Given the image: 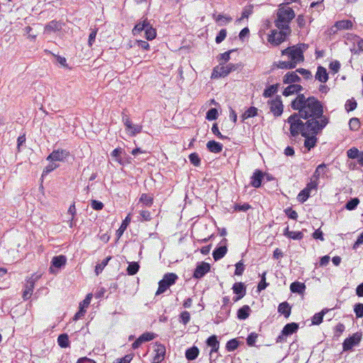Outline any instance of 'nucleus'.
Returning <instances> with one entry per match:
<instances>
[{"mask_svg":"<svg viewBox=\"0 0 363 363\" xmlns=\"http://www.w3.org/2000/svg\"><path fill=\"white\" fill-rule=\"evenodd\" d=\"M292 109L298 111V115L306 121L315 122L313 125L320 133L329 123L330 118L324 115V106L315 96L306 98L303 94H300L291 103Z\"/></svg>","mask_w":363,"mask_h":363,"instance_id":"1","label":"nucleus"},{"mask_svg":"<svg viewBox=\"0 0 363 363\" xmlns=\"http://www.w3.org/2000/svg\"><path fill=\"white\" fill-rule=\"evenodd\" d=\"M302 118L298 115V113H292L288 118L287 123L290 125V134L293 137H296L299 134L302 135L303 132H311L314 134H319L320 132L313 125H317L315 122L306 121L303 122Z\"/></svg>","mask_w":363,"mask_h":363,"instance_id":"2","label":"nucleus"},{"mask_svg":"<svg viewBox=\"0 0 363 363\" xmlns=\"http://www.w3.org/2000/svg\"><path fill=\"white\" fill-rule=\"evenodd\" d=\"M295 12L291 8L280 6L277 13V19L274 21L276 27L289 30V23L295 18Z\"/></svg>","mask_w":363,"mask_h":363,"instance_id":"3","label":"nucleus"},{"mask_svg":"<svg viewBox=\"0 0 363 363\" xmlns=\"http://www.w3.org/2000/svg\"><path fill=\"white\" fill-rule=\"evenodd\" d=\"M244 67V65L242 62L238 63H229L226 65L224 63H220L218 66H216L213 68L212 73V78H218V77H225L228 76L230 73L241 70Z\"/></svg>","mask_w":363,"mask_h":363,"instance_id":"4","label":"nucleus"},{"mask_svg":"<svg viewBox=\"0 0 363 363\" xmlns=\"http://www.w3.org/2000/svg\"><path fill=\"white\" fill-rule=\"evenodd\" d=\"M179 277L175 273L169 272L164 274L163 278L158 283V289L155 295L164 293L170 286L175 284Z\"/></svg>","mask_w":363,"mask_h":363,"instance_id":"5","label":"nucleus"},{"mask_svg":"<svg viewBox=\"0 0 363 363\" xmlns=\"http://www.w3.org/2000/svg\"><path fill=\"white\" fill-rule=\"evenodd\" d=\"M279 31L277 30H272L271 33L268 35V42L273 46H278L281 43L286 40L287 36L291 33V29L289 28V30L279 28Z\"/></svg>","mask_w":363,"mask_h":363,"instance_id":"6","label":"nucleus"},{"mask_svg":"<svg viewBox=\"0 0 363 363\" xmlns=\"http://www.w3.org/2000/svg\"><path fill=\"white\" fill-rule=\"evenodd\" d=\"M362 340V333L357 332L352 335L347 337L343 343L342 347L344 351H349L352 349L353 347L357 345Z\"/></svg>","mask_w":363,"mask_h":363,"instance_id":"7","label":"nucleus"},{"mask_svg":"<svg viewBox=\"0 0 363 363\" xmlns=\"http://www.w3.org/2000/svg\"><path fill=\"white\" fill-rule=\"evenodd\" d=\"M70 155L69 151L63 149L53 150L48 157L47 160L50 162H64Z\"/></svg>","mask_w":363,"mask_h":363,"instance_id":"8","label":"nucleus"},{"mask_svg":"<svg viewBox=\"0 0 363 363\" xmlns=\"http://www.w3.org/2000/svg\"><path fill=\"white\" fill-rule=\"evenodd\" d=\"M210 269V264L205 262H198L192 277L194 279H200L203 277Z\"/></svg>","mask_w":363,"mask_h":363,"instance_id":"9","label":"nucleus"},{"mask_svg":"<svg viewBox=\"0 0 363 363\" xmlns=\"http://www.w3.org/2000/svg\"><path fill=\"white\" fill-rule=\"evenodd\" d=\"M270 104V111L273 113L274 116H280L284 110V106L280 96H277L276 98L269 102Z\"/></svg>","mask_w":363,"mask_h":363,"instance_id":"10","label":"nucleus"},{"mask_svg":"<svg viewBox=\"0 0 363 363\" xmlns=\"http://www.w3.org/2000/svg\"><path fill=\"white\" fill-rule=\"evenodd\" d=\"M154 352L155 354L153 357L152 363L162 362L164 360L166 354L165 347L160 343H156L154 346Z\"/></svg>","mask_w":363,"mask_h":363,"instance_id":"11","label":"nucleus"},{"mask_svg":"<svg viewBox=\"0 0 363 363\" xmlns=\"http://www.w3.org/2000/svg\"><path fill=\"white\" fill-rule=\"evenodd\" d=\"M221 243H223V245L217 246L213 251L212 255L215 261L222 259L228 252L227 239L223 238Z\"/></svg>","mask_w":363,"mask_h":363,"instance_id":"12","label":"nucleus"},{"mask_svg":"<svg viewBox=\"0 0 363 363\" xmlns=\"http://www.w3.org/2000/svg\"><path fill=\"white\" fill-rule=\"evenodd\" d=\"M317 135L318 134L311 133V132H303L302 133V136L305 138L304 147L308 150H311V149L316 145L318 142Z\"/></svg>","mask_w":363,"mask_h":363,"instance_id":"13","label":"nucleus"},{"mask_svg":"<svg viewBox=\"0 0 363 363\" xmlns=\"http://www.w3.org/2000/svg\"><path fill=\"white\" fill-rule=\"evenodd\" d=\"M264 177V173L260 169H256L250 177V185L255 188H259L262 186Z\"/></svg>","mask_w":363,"mask_h":363,"instance_id":"14","label":"nucleus"},{"mask_svg":"<svg viewBox=\"0 0 363 363\" xmlns=\"http://www.w3.org/2000/svg\"><path fill=\"white\" fill-rule=\"evenodd\" d=\"M230 313V306H222L220 311L216 315L214 323L219 324L225 320Z\"/></svg>","mask_w":363,"mask_h":363,"instance_id":"15","label":"nucleus"},{"mask_svg":"<svg viewBox=\"0 0 363 363\" xmlns=\"http://www.w3.org/2000/svg\"><path fill=\"white\" fill-rule=\"evenodd\" d=\"M67 262V257L65 255H58L55 256L52 259L51 261V266L50 267V272L54 273L53 267H56L58 269H60L61 267H64Z\"/></svg>","mask_w":363,"mask_h":363,"instance_id":"16","label":"nucleus"},{"mask_svg":"<svg viewBox=\"0 0 363 363\" xmlns=\"http://www.w3.org/2000/svg\"><path fill=\"white\" fill-rule=\"evenodd\" d=\"M290 59L292 62H295L296 65L298 63L303 62L304 60L303 50L295 45Z\"/></svg>","mask_w":363,"mask_h":363,"instance_id":"17","label":"nucleus"},{"mask_svg":"<svg viewBox=\"0 0 363 363\" xmlns=\"http://www.w3.org/2000/svg\"><path fill=\"white\" fill-rule=\"evenodd\" d=\"M297 72H289L283 77V82L286 84H291L292 83L300 82L301 79L296 74Z\"/></svg>","mask_w":363,"mask_h":363,"instance_id":"18","label":"nucleus"},{"mask_svg":"<svg viewBox=\"0 0 363 363\" xmlns=\"http://www.w3.org/2000/svg\"><path fill=\"white\" fill-rule=\"evenodd\" d=\"M208 150L213 153H220L223 150V145L216 140H209L206 144Z\"/></svg>","mask_w":363,"mask_h":363,"instance_id":"19","label":"nucleus"},{"mask_svg":"<svg viewBox=\"0 0 363 363\" xmlns=\"http://www.w3.org/2000/svg\"><path fill=\"white\" fill-rule=\"evenodd\" d=\"M206 343L208 347H211V353L217 352L218 351L220 343L216 335H212L208 337Z\"/></svg>","mask_w":363,"mask_h":363,"instance_id":"20","label":"nucleus"},{"mask_svg":"<svg viewBox=\"0 0 363 363\" xmlns=\"http://www.w3.org/2000/svg\"><path fill=\"white\" fill-rule=\"evenodd\" d=\"M199 349L198 347L194 345L185 351V357L189 361L195 360L199 354Z\"/></svg>","mask_w":363,"mask_h":363,"instance_id":"21","label":"nucleus"},{"mask_svg":"<svg viewBox=\"0 0 363 363\" xmlns=\"http://www.w3.org/2000/svg\"><path fill=\"white\" fill-rule=\"evenodd\" d=\"M62 24L61 22L56 20H52L46 24L45 26V31L48 33L59 31L62 29Z\"/></svg>","mask_w":363,"mask_h":363,"instance_id":"22","label":"nucleus"},{"mask_svg":"<svg viewBox=\"0 0 363 363\" xmlns=\"http://www.w3.org/2000/svg\"><path fill=\"white\" fill-rule=\"evenodd\" d=\"M150 26V23L147 18H145L143 21L136 23L133 28L132 32L134 35L140 34L143 30H145L146 28Z\"/></svg>","mask_w":363,"mask_h":363,"instance_id":"23","label":"nucleus"},{"mask_svg":"<svg viewBox=\"0 0 363 363\" xmlns=\"http://www.w3.org/2000/svg\"><path fill=\"white\" fill-rule=\"evenodd\" d=\"M277 311L285 318H289L291 314V307L287 301H284L278 306Z\"/></svg>","mask_w":363,"mask_h":363,"instance_id":"24","label":"nucleus"},{"mask_svg":"<svg viewBox=\"0 0 363 363\" xmlns=\"http://www.w3.org/2000/svg\"><path fill=\"white\" fill-rule=\"evenodd\" d=\"M298 330V324L296 323H290L284 325L282 329L283 335L289 336L297 332Z\"/></svg>","mask_w":363,"mask_h":363,"instance_id":"25","label":"nucleus"},{"mask_svg":"<svg viewBox=\"0 0 363 363\" xmlns=\"http://www.w3.org/2000/svg\"><path fill=\"white\" fill-rule=\"evenodd\" d=\"M315 79L323 83H325L328 80V74L325 67L322 66L318 67Z\"/></svg>","mask_w":363,"mask_h":363,"instance_id":"26","label":"nucleus"},{"mask_svg":"<svg viewBox=\"0 0 363 363\" xmlns=\"http://www.w3.org/2000/svg\"><path fill=\"white\" fill-rule=\"evenodd\" d=\"M251 313V308L249 306L245 305L240 308L237 311V317L240 320L247 319Z\"/></svg>","mask_w":363,"mask_h":363,"instance_id":"27","label":"nucleus"},{"mask_svg":"<svg viewBox=\"0 0 363 363\" xmlns=\"http://www.w3.org/2000/svg\"><path fill=\"white\" fill-rule=\"evenodd\" d=\"M306 289V285L304 283L299 281L292 282L290 285V290L292 293L302 294Z\"/></svg>","mask_w":363,"mask_h":363,"instance_id":"28","label":"nucleus"},{"mask_svg":"<svg viewBox=\"0 0 363 363\" xmlns=\"http://www.w3.org/2000/svg\"><path fill=\"white\" fill-rule=\"evenodd\" d=\"M232 289L234 294L242 296V297H244L246 294V286L242 282L235 283L232 287Z\"/></svg>","mask_w":363,"mask_h":363,"instance_id":"29","label":"nucleus"},{"mask_svg":"<svg viewBox=\"0 0 363 363\" xmlns=\"http://www.w3.org/2000/svg\"><path fill=\"white\" fill-rule=\"evenodd\" d=\"M337 30H350L352 28L353 23L350 20L336 21L334 26Z\"/></svg>","mask_w":363,"mask_h":363,"instance_id":"30","label":"nucleus"},{"mask_svg":"<svg viewBox=\"0 0 363 363\" xmlns=\"http://www.w3.org/2000/svg\"><path fill=\"white\" fill-rule=\"evenodd\" d=\"M33 289H34V281L33 280L28 281V282L25 286V289L23 291V296H22L24 301H26L30 298V297L32 294V292L33 291Z\"/></svg>","mask_w":363,"mask_h":363,"instance_id":"31","label":"nucleus"},{"mask_svg":"<svg viewBox=\"0 0 363 363\" xmlns=\"http://www.w3.org/2000/svg\"><path fill=\"white\" fill-rule=\"evenodd\" d=\"M279 86V84L269 85L264 90V92L262 94L264 98L272 97L273 95H274L278 91Z\"/></svg>","mask_w":363,"mask_h":363,"instance_id":"32","label":"nucleus"},{"mask_svg":"<svg viewBox=\"0 0 363 363\" xmlns=\"http://www.w3.org/2000/svg\"><path fill=\"white\" fill-rule=\"evenodd\" d=\"M123 154H125L124 150L122 149L121 147H117L111 152V155L112 157L115 159L116 162L123 165L124 162L123 161L121 157Z\"/></svg>","mask_w":363,"mask_h":363,"instance_id":"33","label":"nucleus"},{"mask_svg":"<svg viewBox=\"0 0 363 363\" xmlns=\"http://www.w3.org/2000/svg\"><path fill=\"white\" fill-rule=\"evenodd\" d=\"M57 343L62 348H67L69 347L70 342L69 340V336L66 333L60 334L57 337Z\"/></svg>","mask_w":363,"mask_h":363,"instance_id":"34","label":"nucleus"},{"mask_svg":"<svg viewBox=\"0 0 363 363\" xmlns=\"http://www.w3.org/2000/svg\"><path fill=\"white\" fill-rule=\"evenodd\" d=\"M130 222V215H128L123 220L121 226L116 231V235L118 238H120L122 235L123 234L124 231L126 230L128 225H129Z\"/></svg>","mask_w":363,"mask_h":363,"instance_id":"35","label":"nucleus"},{"mask_svg":"<svg viewBox=\"0 0 363 363\" xmlns=\"http://www.w3.org/2000/svg\"><path fill=\"white\" fill-rule=\"evenodd\" d=\"M241 342L237 338H233L228 340L225 345V349L228 352H233L238 349Z\"/></svg>","mask_w":363,"mask_h":363,"instance_id":"36","label":"nucleus"},{"mask_svg":"<svg viewBox=\"0 0 363 363\" xmlns=\"http://www.w3.org/2000/svg\"><path fill=\"white\" fill-rule=\"evenodd\" d=\"M328 309L324 308L320 313H315L312 318V324L318 325L323 322L324 315L328 313Z\"/></svg>","mask_w":363,"mask_h":363,"instance_id":"37","label":"nucleus"},{"mask_svg":"<svg viewBox=\"0 0 363 363\" xmlns=\"http://www.w3.org/2000/svg\"><path fill=\"white\" fill-rule=\"evenodd\" d=\"M140 269V264L137 262H131L128 263V266L126 269L127 274L128 275H135L138 273Z\"/></svg>","mask_w":363,"mask_h":363,"instance_id":"38","label":"nucleus"},{"mask_svg":"<svg viewBox=\"0 0 363 363\" xmlns=\"http://www.w3.org/2000/svg\"><path fill=\"white\" fill-rule=\"evenodd\" d=\"M359 203V199L357 197L351 198L346 202L345 208L348 211H353L357 208Z\"/></svg>","mask_w":363,"mask_h":363,"instance_id":"39","label":"nucleus"},{"mask_svg":"<svg viewBox=\"0 0 363 363\" xmlns=\"http://www.w3.org/2000/svg\"><path fill=\"white\" fill-rule=\"evenodd\" d=\"M139 201L143 203L145 206L150 207L153 203V197L147 194H142Z\"/></svg>","mask_w":363,"mask_h":363,"instance_id":"40","label":"nucleus"},{"mask_svg":"<svg viewBox=\"0 0 363 363\" xmlns=\"http://www.w3.org/2000/svg\"><path fill=\"white\" fill-rule=\"evenodd\" d=\"M111 259V256L107 257L104 259L101 263L97 264L95 267V273L96 275H99L102 272L104 267L108 264L109 260Z\"/></svg>","mask_w":363,"mask_h":363,"instance_id":"41","label":"nucleus"},{"mask_svg":"<svg viewBox=\"0 0 363 363\" xmlns=\"http://www.w3.org/2000/svg\"><path fill=\"white\" fill-rule=\"evenodd\" d=\"M145 31V38L147 40H152L156 38L157 32L156 30L152 28V26L150 24V26L146 28Z\"/></svg>","mask_w":363,"mask_h":363,"instance_id":"42","label":"nucleus"},{"mask_svg":"<svg viewBox=\"0 0 363 363\" xmlns=\"http://www.w3.org/2000/svg\"><path fill=\"white\" fill-rule=\"evenodd\" d=\"M347 155L350 159H359L361 157V152L357 147H352L347 151Z\"/></svg>","mask_w":363,"mask_h":363,"instance_id":"43","label":"nucleus"},{"mask_svg":"<svg viewBox=\"0 0 363 363\" xmlns=\"http://www.w3.org/2000/svg\"><path fill=\"white\" fill-rule=\"evenodd\" d=\"M237 50L236 49H233V50H230L227 52H225L223 53H221V54H219L218 56H217V59L219 62L220 61H223V63L225 64V62H228L230 59V53L236 51Z\"/></svg>","mask_w":363,"mask_h":363,"instance_id":"44","label":"nucleus"},{"mask_svg":"<svg viewBox=\"0 0 363 363\" xmlns=\"http://www.w3.org/2000/svg\"><path fill=\"white\" fill-rule=\"evenodd\" d=\"M218 117V112L216 108H211L206 112V118L208 121H214L216 120Z\"/></svg>","mask_w":363,"mask_h":363,"instance_id":"45","label":"nucleus"},{"mask_svg":"<svg viewBox=\"0 0 363 363\" xmlns=\"http://www.w3.org/2000/svg\"><path fill=\"white\" fill-rule=\"evenodd\" d=\"M143 127L140 125H134L131 123L130 127L126 128L127 131L130 132L131 136H134L142 131Z\"/></svg>","mask_w":363,"mask_h":363,"instance_id":"46","label":"nucleus"},{"mask_svg":"<svg viewBox=\"0 0 363 363\" xmlns=\"http://www.w3.org/2000/svg\"><path fill=\"white\" fill-rule=\"evenodd\" d=\"M190 162L195 167H199L201 164V158L196 152L191 153L189 155Z\"/></svg>","mask_w":363,"mask_h":363,"instance_id":"47","label":"nucleus"},{"mask_svg":"<svg viewBox=\"0 0 363 363\" xmlns=\"http://www.w3.org/2000/svg\"><path fill=\"white\" fill-rule=\"evenodd\" d=\"M279 69H292L296 68V65L295 62H292L291 60L289 62L286 61H279Z\"/></svg>","mask_w":363,"mask_h":363,"instance_id":"48","label":"nucleus"},{"mask_svg":"<svg viewBox=\"0 0 363 363\" xmlns=\"http://www.w3.org/2000/svg\"><path fill=\"white\" fill-rule=\"evenodd\" d=\"M349 126L351 130L356 131L360 127V121L357 118H352L349 121Z\"/></svg>","mask_w":363,"mask_h":363,"instance_id":"49","label":"nucleus"},{"mask_svg":"<svg viewBox=\"0 0 363 363\" xmlns=\"http://www.w3.org/2000/svg\"><path fill=\"white\" fill-rule=\"evenodd\" d=\"M357 101L354 99H348L346 101L345 107V110L347 112H350V111H354L357 108Z\"/></svg>","mask_w":363,"mask_h":363,"instance_id":"50","label":"nucleus"},{"mask_svg":"<svg viewBox=\"0 0 363 363\" xmlns=\"http://www.w3.org/2000/svg\"><path fill=\"white\" fill-rule=\"evenodd\" d=\"M310 196V193L308 191V189H306L305 188L300 191V193L298 194L297 199L298 200L301 202L304 203L307 201V199Z\"/></svg>","mask_w":363,"mask_h":363,"instance_id":"51","label":"nucleus"},{"mask_svg":"<svg viewBox=\"0 0 363 363\" xmlns=\"http://www.w3.org/2000/svg\"><path fill=\"white\" fill-rule=\"evenodd\" d=\"M325 168H326V164H324V163H322V164H319L316 167V169H315V172L313 173V177L315 179V180L318 181L319 179L320 174L322 172H323V171H324V169Z\"/></svg>","mask_w":363,"mask_h":363,"instance_id":"52","label":"nucleus"},{"mask_svg":"<svg viewBox=\"0 0 363 363\" xmlns=\"http://www.w3.org/2000/svg\"><path fill=\"white\" fill-rule=\"evenodd\" d=\"M253 12V5H249L245 6L243 9V11L242 12V16L239 19V21L242 20L243 18H247Z\"/></svg>","mask_w":363,"mask_h":363,"instance_id":"53","label":"nucleus"},{"mask_svg":"<svg viewBox=\"0 0 363 363\" xmlns=\"http://www.w3.org/2000/svg\"><path fill=\"white\" fill-rule=\"evenodd\" d=\"M354 312L357 318L363 317V303H357L354 305Z\"/></svg>","mask_w":363,"mask_h":363,"instance_id":"54","label":"nucleus"},{"mask_svg":"<svg viewBox=\"0 0 363 363\" xmlns=\"http://www.w3.org/2000/svg\"><path fill=\"white\" fill-rule=\"evenodd\" d=\"M257 337H258V335L255 333H251L250 334H249V335L247 336V337L246 339L247 345L249 347L255 346Z\"/></svg>","mask_w":363,"mask_h":363,"instance_id":"55","label":"nucleus"},{"mask_svg":"<svg viewBox=\"0 0 363 363\" xmlns=\"http://www.w3.org/2000/svg\"><path fill=\"white\" fill-rule=\"evenodd\" d=\"M190 313L188 311H184L181 313L179 315L180 323H182L184 325H186L190 321Z\"/></svg>","mask_w":363,"mask_h":363,"instance_id":"56","label":"nucleus"},{"mask_svg":"<svg viewBox=\"0 0 363 363\" xmlns=\"http://www.w3.org/2000/svg\"><path fill=\"white\" fill-rule=\"evenodd\" d=\"M250 208H251V206L247 203H243V204L235 203L234 206V211H235L246 212Z\"/></svg>","mask_w":363,"mask_h":363,"instance_id":"57","label":"nucleus"},{"mask_svg":"<svg viewBox=\"0 0 363 363\" xmlns=\"http://www.w3.org/2000/svg\"><path fill=\"white\" fill-rule=\"evenodd\" d=\"M245 270V265L242 260L239 261L235 264V275L240 276L243 274Z\"/></svg>","mask_w":363,"mask_h":363,"instance_id":"58","label":"nucleus"},{"mask_svg":"<svg viewBox=\"0 0 363 363\" xmlns=\"http://www.w3.org/2000/svg\"><path fill=\"white\" fill-rule=\"evenodd\" d=\"M226 35H227L226 29H221L218 32V33L217 34V35L216 37V43L217 44H220L225 40V38H226Z\"/></svg>","mask_w":363,"mask_h":363,"instance_id":"59","label":"nucleus"},{"mask_svg":"<svg viewBox=\"0 0 363 363\" xmlns=\"http://www.w3.org/2000/svg\"><path fill=\"white\" fill-rule=\"evenodd\" d=\"M212 133L216 135L219 139L224 140L228 139L227 136H225L220 133L218 129V126L217 123H213L211 128Z\"/></svg>","mask_w":363,"mask_h":363,"instance_id":"60","label":"nucleus"},{"mask_svg":"<svg viewBox=\"0 0 363 363\" xmlns=\"http://www.w3.org/2000/svg\"><path fill=\"white\" fill-rule=\"evenodd\" d=\"M286 215L289 218L292 220H296L298 218V213L296 211L293 210L291 208H287L284 210Z\"/></svg>","mask_w":363,"mask_h":363,"instance_id":"61","label":"nucleus"},{"mask_svg":"<svg viewBox=\"0 0 363 363\" xmlns=\"http://www.w3.org/2000/svg\"><path fill=\"white\" fill-rule=\"evenodd\" d=\"M345 329V327L344 324L339 323L335 328L334 336L335 337L338 338L341 335V334L344 332Z\"/></svg>","mask_w":363,"mask_h":363,"instance_id":"62","label":"nucleus"},{"mask_svg":"<svg viewBox=\"0 0 363 363\" xmlns=\"http://www.w3.org/2000/svg\"><path fill=\"white\" fill-rule=\"evenodd\" d=\"M340 62L337 60H334L331 62L329 65V68L330 70H332L334 73H337L340 69Z\"/></svg>","mask_w":363,"mask_h":363,"instance_id":"63","label":"nucleus"},{"mask_svg":"<svg viewBox=\"0 0 363 363\" xmlns=\"http://www.w3.org/2000/svg\"><path fill=\"white\" fill-rule=\"evenodd\" d=\"M140 337L142 338L143 342H145L153 340L155 337V334L147 332L142 334Z\"/></svg>","mask_w":363,"mask_h":363,"instance_id":"64","label":"nucleus"}]
</instances>
